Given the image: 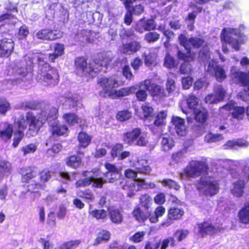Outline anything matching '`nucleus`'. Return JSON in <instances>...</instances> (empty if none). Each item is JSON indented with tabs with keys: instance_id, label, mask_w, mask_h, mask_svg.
<instances>
[{
	"instance_id": "obj_1",
	"label": "nucleus",
	"mask_w": 249,
	"mask_h": 249,
	"mask_svg": "<svg viewBox=\"0 0 249 249\" xmlns=\"http://www.w3.org/2000/svg\"><path fill=\"white\" fill-rule=\"evenodd\" d=\"M44 124V120L37 118L31 111L27 112L25 116L23 115H21L17 121L18 130L14 133L12 146L14 147H17L18 146L24 137L23 131L27 128V125L28 128L26 132V135L30 137L36 136Z\"/></svg>"
},
{
	"instance_id": "obj_2",
	"label": "nucleus",
	"mask_w": 249,
	"mask_h": 249,
	"mask_svg": "<svg viewBox=\"0 0 249 249\" xmlns=\"http://www.w3.org/2000/svg\"><path fill=\"white\" fill-rule=\"evenodd\" d=\"M97 83L102 89L99 92V95L104 98L109 97L112 99H117L128 96L132 93L131 87L114 89L119 87L120 85L118 79L113 77H100Z\"/></svg>"
},
{
	"instance_id": "obj_3",
	"label": "nucleus",
	"mask_w": 249,
	"mask_h": 249,
	"mask_svg": "<svg viewBox=\"0 0 249 249\" xmlns=\"http://www.w3.org/2000/svg\"><path fill=\"white\" fill-rule=\"evenodd\" d=\"M37 174L38 168L35 166H26L20 169L21 181L27 184V192L35 193L40 196V192L36 190L42 189L43 185L38 182L34 181Z\"/></svg>"
},
{
	"instance_id": "obj_4",
	"label": "nucleus",
	"mask_w": 249,
	"mask_h": 249,
	"mask_svg": "<svg viewBox=\"0 0 249 249\" xmlns=\"http://www.w3.org/2000/svg\"><path fill=\"white\" fill-rule=\"evenodd\" d=\"M37 62L40 67V75L42 81L49 86L57 85L59 82V75L57 70L51 67L48 63L45 61L43 57H38Z\"/></svg>"
},
{
	"instance_id": "obj_5",
	"label": "nucleus",
	"mask_w": 249,
	"mask_h": 249,
	"mask_svg": "<svg viewBox=\"0 0 249 249\" xmlns=\"http://www.w3.org/2000/svg\"><path fill=\"white\" fill-rule=\"evenodd\" d=\"M122 141L128 145L145 147L148 144V141L146 137L142 135V130L140 127L133 128L124 132L122 135Z\"/></svg>"
},
{
	"instance_id": "obj_6",
	"label": "nucleus",
	"mask_w": 249,
	"mask_h": 249,
	"mask_svg": "<svg viewBox=\"0 0 249 249\" xmlns=\"http://www.w3.org/2000/svg\"><path fill=\"white\" fill-rule=\"evenodd\" d=\"M196 188L206 196H213L219 191L218 181L212 177L200 178L197 181Z\"/></svg>"
},
{
	"instance_id": "obj_7",
	"label": "nucleus",
	"mask_w": 249,
	"mask_h": 249,
	"mask_svg": "<svg viewBox=\"0 0 249 249\" xmlns=\"http://www.w3.org/2000/svg\"><path fill=\"white\" fill-rule=\"evenodd\" d=\"M208 164L202 160H192L183 169L184 175L186 177L195 178L202 174L208 175L209 172Z\"/></svg>"
},
{
	"instance_id": "obj_8",
	"label": "nucleus",
	"mask_w": 249,
	"mask_h": 249,
	"mask_svg": "<svg viewBox=\"0 0 249 249\" xmlns=\"http://www.w3.org/2000/svg\"><path fill=\"white\" fill-rule=\"evenodd\" d=\"M74 67L77 72L80 73L82 76L89 79L95 77L94 72L96 69L92 67L91 59L88 63L85 57H77L74 60Z\"/></svg>"
},
{
	"instance_id": "obj_9",
	"label": "nucleus",
	"mask_w": 249,
	"mask_h": 249,
	"mask_svg": "<svg viewBox=\"0 0 249 249\" xmlns=\"http://www.w3.org/2000/svg\"><path fill=\"white\" fill-rule=\"evenodd\" d=\"M178 39L180 45L186 49L188 54H191L192 47L198 49L201 47L207 46L205 40L202 37H191L188 39L184 35L180 34Z\"/></svg>"
},
{
	"instance_id": "obj_10",
	"label": "nucleus",
	"mask_w": 249,
	"mask_h": 249,
	"mask_svg": "<svg viewBox=\"0 0 249 249\" xmlns=\"http://www.w3.org/2000/svg\"><path fill=\"white\" fill-rule=\"evenodd\" d=\"M240 35V32L238 29L229 28L226 29L224 28L221 34V40L226 44L231 45L236 51H239L240 49L239 39L234 38L233 36L238 37Z\"/></svg>"
},
{
	"instance_id": "obj_11",
	"label": "nucleus",
	"mask_w": 249,
	"mask_h": 249,
	"mask_svg": "<svg viewBox=\"0 0 249 249\" xmlns=\"http://www.w3.org/2000/svg\"><path fill=\"white\" fill-rule=\"evenodd\" d=\"M112 60V57L107 53L100 52L91 59L92 67L96 69L94 72L95 77L101 71L103 67L107 68Z\"/></svg>"
},
{
	"instance_id": "obj_12",
	"label": "nucleus",
	"mask_w": 249,
	"mask_h": 249,
	"mask_svg": "<svg viewBox=\"0 0 249 249\" xmlns=\"http://www.w3.org/2000/svg\"><path fill=\"white\" fill-rule=\"evenodd\" d=\"M142 85L144 89L148 90L150 95L153 98L160 100L168 96L163 87L152 83L150 79L144 80Z\"/></svg>"
},
{
	"instance_id": "obj_13",
	"label": "nucleus",
	"mask_w": 249,
	"mask_h": 249,
	"mask_svg": "<svg viewBox=\"0 0 249 249\" xmlns=\"http://www.w3.org/2000/svg\"><path fill=\"white\" fill-rule=\"evenodd\" d=\"M185 213L183 208L178 206H172L167 209L166 219L162 222L161 225L163 227H169L175 221L182 219Z\"/></svg>"
},
{
	"instance_id": "obj_14",
	"label": "nucleus",
	"mask_w": 249,
	"mask_h": 249,
	"mask_svg": "<svg viewBox=\"0 0 249 249\" xmlns=\"http://www.w3.org/2000/svg\"><path fill=\"white\" fill-rule=\"evenodd\" d=\"M193 112L196 125L200 128H204L208 124L209 118L208 110L204 107L199 106Z\"/></svg>"
},
{
	"instance_id": "obj_15",
	"label": "nucleus",
	"mask_w": 249,
	"mask_h": 249,
	"mask_svg": "<svg viewBox=\"0 0 249 249\" xmlns=\"http://www.w3.org/2000/svg\"><path fill=\"white\" fill-rule=\"evenodd\" d=\"M104 166L107 171L103 176L107 182L114 183L117 181L121 175V170L115 164L109 162H106Z\"/></svg>"
},
{
	"instance_id": "obj_16",
	"label": "nucleus",
	"mask_w": 249,
	"mask_h": 249,
	"mask_svg": "<svg viewBox=\"0 0 249 249\" xmlns=\"http://www.w3.org/2000/svg\"><path fill=\"white\" fill-rule=\"evenodd\" d=\"M198 232L202 237L207 235H213L220 232L221 229L219 227H215L208 221H204L201 223H197Z\"/></svg>"
},
{
	"instance_id": "obj_17",
	"label": "nucleus",
	"mask_w": 249,
	"mask_h": 249,
	"mask_svg": "<svg viewBox=\"0 0 249 249\" xmlns=\"http://www.w3.org/2000/svg\"><path fill=\"white\" fill-rule=\"evenodd\" d=\"M15 43L12 38L4 37L0 39V57H9L14 52Z\"/></svg>"
},
{
	"instance_id": "obj_18",
	"label": "nucleus",
	"mask_w": 249,
	"mask_h": 249,
	"mask_svg": "<svg viewBox=\"0 0 249 249\" xmlns=\"http://www.w3.org/2000/svg\"><path fill=\"white\" fill-rule=\"evenodd\" d=\"M38 39L47 41H53L61 37V34L59 31L44 28L39 30L36 35Z\"/></svg>"
},
{
	"instance_id": "obj_19",
	"label": "nucleus",
	"mask_w": 249,
	"mask_h": 249,
	"mask_svg": "<svg viewBox=\"0 0 249 249\" xmlns=\"http://www.w3.org/2000/svg\"><path fill=\"white\" fill-rule=\"evenodd\" d=\"M83 151L78 150L76 151V154L69 155L65 159L66 165L72 169H77L83 164V160L80 156L84 155Z\"/></svg>"
},
{
	"instance_id": "obj_20",
	"label": "nucleus",
	"mask_w": 249,
	"mask_h": 249,
	"mask_svg": "<svg viewBox=\"0 0 249 249\" xmlns=\"http://www.w3.org/2000/svg\"><path fill=\"white\" fill-rule=\"evenodd\" d=\"M177 56L179 59L184 61L181 64L179 69V72L182 74H188L191 72L192 69L190 62L194 60V56L182 52L179 50L177 53Z\"/></svg>"
},
{
	"instance_id": "obj_21",
	"label": "nucleus",
	"mask_w": 249,
	"mask_h": 249,
	"mask_svg": "<svg viewBox=\"0 0 249 249\" xmlns=\"http://www.w3.org/2000/svg\"><path fill=\"white\" fill-rule=\"evenodd\" d=\"M142 48L140 41L133 40L123 43L121 47V52L125 55H133L140 51Z\"/></svg>"
},
{
	"instance_id": "obj_22",
	"label": "nucleus",
	"mask_w": 249,
	"mask_h": 249,
	"mask_svg": "<svg viewBox=\"0 0 249 249\" xmlns=\"http://www.w3.org/2000/svg\"><path fill=\"white\" fill-rule=\"evenodd\" d=\"M207 72L211 73L220 82L226 79L227 75L224 68L220 65H216L213 62H210L207 69Z\"/></svg>"
},
{
	"instance_id": "obj_23",
	"label": "nucleus",
	"mask_w": 249,
	"mask_h": 249,
	"mask_svg": "<svg viewBox=\"0 0 249 249\" xmlns=\"http://www.w3.org/2000/svg\"><path fill=\"white\" fill-rule=\"evenodd\" d=\"M133 218L138 222H144L147 219L150 221V210L142 209L140 205L136 206L132 212Z\"/></svg>"
},
{
	"instance_id": "obj_24",
	"label": "nucleus",
	"mask_w": 249,
	"mask_h": 249,
	"mask_svg": "<svg viewBox=\"0 0 249 249\" xmlns=\"http://www.w3.org/2000/svg\"><path fill=\"white\" fill-rule=\"evenodd\" d=\"M68 131V127L58 121H54L49 125V131L53 136H63L66 134Z\"/></svg>"
},
{
	"instance_id": "obj_25",
	"label": "nucleus",
	"mask_w": 249,
	"mask_h": 249,
	"mask_svg": "<svg viewBox=\"0 0 249 249\" xmlns=\"http://www.w3.org/2000/svg\"><path fill=\"white\" fill-rule=\"evenodd\" d=\"M110 221L115 224L119 225L123 223L124 216L122 209L119 208L107 209Z\"/></svg>"
},
{
	"instance_id": "obj_26",
	"label": "nucleus",
	"mask_w": 249,
	"mask_h": 249,
	"mask_svg": "<svg viewBox=\"0 0 249 249\" xmlns=\"http://www.w3.org/2000/svg\"><path fill=\"white\" fill-rule=\"evenodd\" d=\"M172 122L178 135L185 136L187 133V129L185 125V121L179 117H173Z\"/></svg>"
},
{
	"instance_id": "obj_27",
	"label": "nucleus",
	"mask_w": 249,
	"mask_h": 249,
	"mask_svg": "<svg viewBox=\"0 0 249 249\" xmlns=\"http://www.w3.org/2000/svg\"><path fill=\"white\" fill-rule=\"evenodd\" d=\"M232 186V188L231 190V194L237 197L242 196L244 194V189L246 187L245 180L238 179L233 183Z\"/></svg>"
},
{
	"instance_id": "obj_28",
	"label": "nucleus",
	"mask_w": 249,
	"mask_h": 249,
	"mask_svg": "<svg viewBox=\"0 0 249 249\" xmlns=\"http://www.w3.org/2000/svg\"><path fill=\"white\" fill-rule=\"evenodd\" d=\"M92 137L89 135L86 132L81 131L77 136V140L79 142L78 148L79 150L80 148H86L88 147L91 142Z\"/></svg>"
},
{
	"instance_id": "obj_29",
	"label": "nucleus",
	"mask_w": 249,
	"mask_h": 249,
	"mask_svg": "<svg viewBox=\"0 0 249 249\" xmlns=\"http://www.w3.org/2000/svg\"><path fill=\"white\" fill-rule=\"evenodd\" d=\"M142 21L141 27L137 26L135 28V30L139 33H142L144 31L149 32L156 29L157 25L153 19H147ZM141 22H142V20H141Z\"/></svg>"
},
{
	"instance_id": "obj_30",
	"label": "nucleus",
	"mask_w": 249,
	"mask_h": 249,
	"mask_svg": "<svg viewBox=\"0 0 249 249\" xmlns=\"http://www.w3.org/2000/svg\"><path fill=\"white\" fill-rule=\"evenodd\" d=\"M136 170L138 173L144 175L149 174L151 171V168L147 164L146 160H140L134 164Z\"/></svg>"
},
{
	"instance_id": "obj_31",
	"label": "nucleus",
	"mask_w": 249,
	"mask_h": 249,
	"mask_svg": "<svg viewBox=\"0 0 249 249\" xmlns=\"http://www.w3.org/2000/svg\"><path fill=\"white\" fill-rule=\"evenodd\" d=\"M145 65L149 68L156 66L158 63V55L155 53H149L142 54Z\"/></svg>"
},
{
	"instance_id": "obj_32",
	"label": "nucleus",
	"mask_w": 249,
	"mask_h": 249,
	"mask_svg": "<svg viewBox=\"0 0 249 249\" xmlns=\"http://www.w3.org/2000/svg\"><path fill=\"white\" fill-rule=\"evenodd\" d=\"M166 209L163 206H158L154 210L153 213L150 211V222L156 223L159 221V218L165 213Z\"/></svg>"
},
{
	"instance_id": "obj_33",
	"label": "nucleus",
	"mask_w": 249,
	"mask_h": 249,
	"mask_svg": "<svg viewBox=\"0 0 249 249\" xmlns=\"http://www.w3.org/2000/svg\"><path fill=\"white\" fill-rule=\"evenodd\" d=\"M76 195L85 201H93L95 199L94 194L89 188L79 190L76 192Z\"/></svg>"
},
{
	"instance_id": "obj_34",
	"label": "nucleus",
	"mask_w": 249,
	"mask_h": 249,
	"mask_svg": "<svg viewBox=\"0 0 249 249\" xmlns=\"http://www.w3.org/2000/svg\"><path fill=\"white\" fill-rule=\"evenodd\" d=\"M13 134V126L11 124H7L4 129L0 130V139L7 142L11 139Z\"/></svg>"
},
{
	"instance_id": "obj_35",
	"label": "nucleus",
	"mask_w": 249,
	"mask_h": 249,
	"mask_svg": "<svg viewBox=\"0 0 249 249\" xmlns=\"http://www.w3.org/2000/svg\"><path fill=\"white\" fill-rule=\"evenodd\" d=\"M110 233L105 230L100 231L97 234V236L94 240L93 245H98L102 242H107L110 238Z\"/></svg>"
},
{
	"instance_id": "obj_36",
	"label": "nucleus",
	"mask_w": 249,
	"mask_h": 249,
	"mask_svg": "<svg viewBox=\"0 0 249 249\" xmlns=\"http://www.w3.org/2000/svg\"><path fill=\"white\" fill-rule=\"evenodd\" d=\"M89 215L92 217L97 220H104L107 218V212L105 209H95L89 212Z\"/></svg>"
},
{
	"instance_id": "obj_37",
	"label": "nucleus",
	"mask_w": 249,
	"mask_h": 249,
	"mask_svg": "<svg viewBox=\"0 0 249 249\" xmlns=\"http://www.w3.org/2000/svg\"><path fill=\"white\" fill-rule=\"evenodd\" d=\"M226 94V91L222 85H219L214 87L213 95L218 103L224 100Z\"/></svg>"
},
{
	"instance_id": "obj_38",
	"label": "nucleus",
	"mask_w": 249,
	"mask_h": 249,
	"mask_svg": "<svg viewBox=\"0 0 249 249\" xmlns=\"http://www.w3.org/2000/svg\"><path fill=\"white\" fill-rule=\"evenodd\" d=\"M142 110V116L140 117L142 119L147 120L150 117H152L153 115V108L148 103H145L141 106Z\"/></svg>"
},
{
	"instance_id": "obj_39",
	"label": "nucleus",
	"mask_w": 249,
	"mask_h": 249,
	"mask_svg": "<svg viewBox=\"0 0 249 249\" xmlns=\"http://www.w3.org/2000/svg\"><path fill=\"white\" fill-rule=\"evenodd\" d=\"M139 204L143 208L149 210L152 204V198L148 194H142L139 198Z\"/></svg>"
},
{
	"instance_id": "obj_40",
	"label": "nucleus",
	"mask_w": 249,
	"mask_h": 249,
	"mask_svg": "<svg viewBox=\"0 0 249 249\" xmlns=\"http://www.w3.org/2000/svg\"><path fill=\"white\" fill-rule=\"evenodd\" d=\"M39 182L42 185L48 182L52 178L51 171L48 168H44L43 170L38 171Z\"/></svg>"
},
{
	"instance_id": "obj_41",
	"label": "nucleus",
	"mask_w": 249,
	"mask_h": 249,
	"mask_svg": "<svg viewBox=\"0 0 249 249\" xmlns=\"http://www.w3.org/2000/svg\"><path fill=\"white\" fill-rule=\"evenodd\" d=\"M232 110L231 116L233 118L238 121L243 119L245 113V107L241 106H235L232 107Z\"/></svg>"
},
{
	"instance_id": "obj_42",
	"label": "nucleus",
	"mask_w": 249,
	"mask_h": 249,
	"mask_svg": "<svg viewBox=\"0 0 249 249\" xmlns=\"http://www.w3.org/2000/svg\"><path fill=\"white\" fill-rule=\"evenodd\" d=\"M175 145L173 139L170 137H162L161 141V147L163 151H168Z\"/></svg>"
},
{
	"instance_id": "obj_43",
	"label": "nucleus",
	"mask_w": 249,
	"mask_h": 249,
	"mask_svg": "<svg viewBox=\"0 0 249 249\" xmlns=\"http://www.w3.org/2000/svg\"><path fill=\"white\" fill-rule=\"evenodd\" d=\"M65 121L70 125H74L78 123V116L74 113H66L62 116Z\"/></svg>"
},
{
	"instance_id": "obj_44",
	"label": "nucleus",
	"mask_w": 249,
	"mask_h": 249,
	"mask_svg": "<svg viewBox=\"0 0 249 249\" xmlns=\"http://www.w3.org/2000/svg\"><path fill=\"white\" fill-rule=\"evenodd\" d=\"M160 38V34L155 31H149L146 33L144 36V39L148 43L157 42Z\"/></svg>"
},
{
	"instance_id": "obj_45",
	"label": "nucleus",
	"mask_w": 249,
	"mask_h": 249,
	"mask_svg": "<svg viewBox=\"0 0 249 249\" xmlns=\"http://www.w3.org/2000/svg\"><path fill=\"white\" fill-rule=\"evenodd\" d=\"M132 117V113L128 109L119 111L116 115L117 120L120 122H124Z\"/></svg>"
},
{
	"instance_id": "obj_46",
	"label": "nucleus",
	"mask_w": 249,
	"mask_h": 249,
	"mask_svg": "<svg viewBox=\"0 0 249 249\" xmlns=\"http://www.w3.org/2000/svg\"><path fill=\"white\" fill-rule=\"evenodd\" d=\"M186 103L189 108L192 109L193 111L198 108V100L196 96L193 94L188 95L186 99Z\"/></svg>"
},
{
	"instance_id": "obj_47",
	"label": "nucleus",
	"mask_w": 249,
	"mask_h": 249,
	"mask_svg": "<svg viewBox=\"0 0 249 249\" xmlns=\"http://www.w3.org/2000/svg\"><path fill=\"white\" fill-rule=\"evenodd\" d=\"M205 141L208 143L216 142L224 139V137L221 134H213L209 133L204 138Z\"/></svg>"
},
{
	"instance_id": "obj_48",
	"label": "nucleus",
	"mask_w": 249,
	"mask_h": 249,
	"mask_svg": "<svg viewBox=\"0 0 249 249\" xmlns=\"http://www.w3.org/2000/svg\"><path fill=\"white\" fill-rule=\"evenodd\" d=\"M92 182V177L82 178L77 180L75 183V187L77 188H84L89 186Z\"/></svg>"
},
{
	"instance_id": "obj_49",
	"label": "nucleus",
	"mask_w": 249,
	"mask_h": 249,
	"mask_svg": "<svg viewBox=\"0 0 249 249\" xmlns=\"http://www.w3.org/2000/svg\"><path fill=\"white\" fill-rule=\"evenodd\" d=\"M37 118H40L45 120V123L47 120L50 121L55 120L58 117V109L55 107H51L47 113V115L46 118H43L40 116L37 117Z\"/></svg>"
},
{
	"instance_id": "obj_50",
	"label": "nucleus",
	"mask_w": 249,
	"mask_h": 249,
	"mask_svg": "<svg viewBox=\"0 0 249 249\" xmlns=\"http://www.w3.org/2000/svg\"><path fill=\"white\" fill-rule=\"evenodd\" d=\"M169 245L171 247H174L177 245L176 240L173 236H169L164 239L161 244L160 249H166Z\"/></svg>"
},
{
	"instance_id": "obj_51",
	"label": "nucleus",
	"mask_w": 249,
	"mask_h": 249,
	"mask_svg": "<svg viewBox=\"0 0 249 249\" xmlns=\"http://www.w3.org/2000/svg\"><path fill=\"white\" fill-rule=\"evenodd\" d=\"M11 109L9 102L4 98H0V113L5 115L6 112Z\"/></svg>"
},
{
	"instance_id": "obj_52",
	"label": "nucleus",
	"mask_w": 249,
	"mask_h": 249,
	"mask_svg": "<svg viewBox=\"0 0 249 249\" xmlns=\"http://www.w3.org/2000/svg\"><path fill=\"white\" fill-rule=\"evenodd\" d=\"M124 146L122 143H117L112 148L110 151V155L113 159L118 158L121 152L123 150Z\"/></svg>"
},
{
	"instance_id": "obj_53",
	"label": "nucleus",
	"mask_w": 249,
	"mask_h": 249,
	"mask_svg": "<svg viewBox=\"0 0 249 249\" xmlns=\"http://www.w3.org/2000/svg\"><path fill=\"white\" fill-rule=\"evenodd\" d=\"M167 114L165 111H160L156 117V119L154 122V124L157 126H160L164 124V121L165 120Z\"/></svg>"
},
{
	"instance_id": "obj_54",
	"label": "nucleus",
	"mask_w": 249,
	"mask_h": 249,
	"mask_svg": "<svg viewBox=\"0 0 249 249\" xmlns=\"http://www.w3.org/2000/svg\"><path fill=\"white\" fill-rule=\"evenodd\" d=\"M80 243L78 240H71L62 243L59 247V249H72L77 247Z\"/></svg>"
},
{
	"instance_id": "obj_55",
	"label": "nucleus",
	"mask_w": 249,
	"mask_h": 249,
	"mask_svg": "<svg viewBox=\"0 0 249 249\" xmlns=\"http://www.w3.org/2000/svg\"><path fill=\"white\" fill-rule=\"evenodd\" d=\"M189 234V231L187 230L180 229L177 230L174 233V236L177 237L178 242H180L186 238Z\"/></svg>"
},
{
	"instance_id": "obj_56",
	"label": "nucleus",
	"mask_w": 249,
	"mask_h": 249,
	"mask_svg": "<svg viewBox=\"0 0 249 249\" xmlns=\"http://www.w3.org/2000/svg\"><path fill=\"white\" fill-rule=\"evenodd\" d=\"M107 182L105 178L101 177L95 178L92 177V182L91 185L93 188L102 189L104 185Z\"/></svg>"
},
{
	"instance_id": "obj_57",
	"label": "nucleus",
	"mask_w": 249,
	"mask_h": 249,
	"mask_svg": "<svg viewBox=\"0 0 249 249\" xmlns=\"http://www.w3.org/2000/svg\"><path fill=\"white\" fill-rule=\"evenodd\" d=\"M59 176L60 178V181L63 184H67L69 182L72 181L70 173L67 171H60L59 173Z\"/></svg>"
},
{
	"instance_id": "obj_58",
	"label": "nucleus",
	"mask_w": 249,
	"mask_h": 249,
	"mask_svg": "<svg viewBox=\"0 0 249 249\" xmlns=\"http://www.w3.org/2000/svg\"><path fill=\"white\" fill-rule=\"evenodd\" d=\"M164 65L168 69L173 68L176 66L175 60L169 54H167L164 58Z\"/></svg>"
},
{
	"instance_id": "obj_59",
	"label": "nucleus",
	"mask_w": 249,
	"mask_h": 249,
	"mask_svg": "<svg viewBox=\"0 0 249 249\" xmlns=\"http://www.w3.org/2000/svg\"><path fill=\"white\" fill-rule=\"evenodd\" d=\"M163 184L165 187L169 189H174L177 191L178 190L180 187L177 182L171 179H164L163 181Z\"/></svg>"
},
{
	"instance_id": "obj_60",
	"label": "nucleus",
	"mask_w": 249,
	"mask_h": 249,
	"mask_svg": "<svg viewBox=\"0 0 249 249\" xmlns=\"http://www.w3.org/2000/svg\"><path fill=\"white\" fill-rule=\"evenodd\" d=\"M65 47L64 45L61 43H55L53 45V53L57 55L59 57L61 56L64 54Z\"/></svg>"
},
{
	"instance_id": "obj_61",
	"label": "nucleus",
	"mask_w": 249,
	"mask_h": 249,
	"mask_svg": "<svg viewBox=\"0 0 249 249\" xmlns=\"http://www.w3.org/2000/svg\"><path fill=\"white\" fill-rule=\"evenodd\" d=\"M22 107L25 109L36 110L39 108V103L36 101H29L23 103Z\"/></svg>"
},
{
	"instance_id": "obj_62",
	"label": "nucleus",
	"mask_w": 249,
	"mask_h": 249,
	"mask_svg": "<svg viewBox=\"0 0 249 249\" xmlns=\"http://www.w3.org/2000/svg\"><path fill=\"white\" fill-rule=\"evenodd\" d=\"M29 33L28 28L25 25L21 26L18 30V36L19 40L26 39Z\"/></svg>"
},
{
	"instance_id": "obj_63",
	"label": "nucleus",
	"mask_w": 249,
	"mask_h": 249,
	"mask_svg": "<svg viewBox=\"0 0 249 249\" xmlns=\"http://www.w3.org/2000/svg\"><path fill=\"white\" fill-rule=\"evenodd\" d=\"M153 200L155 204L162 206L166 201V196L163 193L160 192L154 196Z\"/></svg>"
},
{
	"instance_id": "obj_64",
	"label": "nucleus",
	"mask_w": 249,
	"mask_h": 249,
	"mask_svg": "<svg viewBox=\"0 0 249 249\" xmlns=\"http://www.w3.org/2000/svg\"><path fill=\"white\" fill-rule=\"evenodd\" d=\"M160 244V242L156 240L148 241L145 243L144 249H158Z\"/></svg>"
}]
</instances>
